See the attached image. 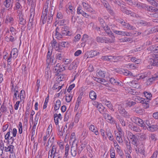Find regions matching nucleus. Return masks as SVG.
Returning a JSON list of instances; mask_svg holds the SVG:
<instances>
[{
  "label": "nucleus",
  "instance_id": "obj_1",
  "mask_svg": "<svg viewBox=\"0 0 158 158\" xmlns=\"http://www.w3.org/2000/svg\"><path fill=\"white\" fill-rule=\"evenodd\" d=\"M72 34L68 29L67 27L65 26L61 29L56 27L55 32L53 33V35L58 40H60L64 36H70Z\"/></svg>",
  "mask_w": 158,
  "mask_h": 158
},
{
  "label": "nucleus",
  "instance_id": "obj_2",
  "mask_svg": "<svg viewBox=\"0 0 158 158\" xmlns=\"http://www.w3.org/2000/svg\"><path fill=\"white\" fill-rule=\"evenodd\" d=\"M82 150V147L78 143H74L72 144L71 153L72 156H75L77 154H79Z\"/></svg>",
  "mask_w": 158,
  "mask_h": 158
},
{
  "label": "nucleus",
  "instance_id": "obj_3",
  "mask_svg": "<svg viewBox=\"0 0 158 158\" xmlns=\"http://www.w3.org/2000/svg\"><path fill=\"white\" fill-rule=\"evenodd\" d=\"M131 119L132 122L142 127L143 130L146 129L147 127L142 119L136 117H133L131 118Z\"/></svg>",
  "mask_w": 158,
  "mask_h": 158
},
{
  "label": "nucleus",
  "instance_id": "obj_4",
  "mask_svg": "<svg viewBox=\"0 0 158 158\" xmlns=\"http://www.w3.org/2000/svg\"><path fill=\"white\" fill-rule=\"evenodd\" d=\"M135 152L137 154H140L145 156V148L143 144H138L134 146Z\"/></svg>",
  "mask_w": 158,
  "mask_h": 158
},
{
  "label": "nucleus",
  "instance_id": "obj_5",
  "mask_svg": "<svg viewBox=\"0 0 158 158\" xmlns=\"http://www.w3.org/2000/svg\"><path fill=\"white\" fill-rule=\"evenodd\" d=\"M119 23H120L122 26L124 28L130 30H134L135 29V28L132 26L130 25L127 21H124L123 19H119L118 20Z\"/></svg>",
  "mask_w": 158,
  "mask_h": 158
},
{
  "label": "nucleus",
  "instance_id": "obj_6",
  "mask_svg": "<svg viewBox=\"0 0 158 158\" xmlns=\"http://www.w3.org/2000/svg\"><path fill=\"white\" fill-rule=\"evenodd\" d=\"M123 106V105L122 104L118 105V109L119 112L123 117L128 118L129 117L130 115L125 110Z\"/></svg>",
  "mask_w": 158,
  "mask_h": 158
},
{
  "label": "nucleus",
  "instance_id": "obj_7",
  "mask_svg": "<svg viewBox=\"0 0 158 158\" xmlns=\"http://www.w3.org/2000/svg\"><path fill=\"white\" fill-rule=\"evenodd\" d=\"M65 69L63 65H61L59 63L55 66L53 69L54 72L55 73V75L57 76L59 73Z\"/></svg>",
  "mask_w": 158,
  "mask_h": 158
},
{
  "label": "nucleus",
  "instance_id": "obj_8",
  "mask_svg": "<svg viewBox=\"0 0 158 158\" xmlns=\"http://www.w3.org/2000/svg\"><path fill=\"white\" fill-rule=\"evenodd\" d=\"M52 149L49 150L48 155V158H53L55 156V155L57 154H59L56 152V145H53Z\"/></svg>",
  "mask_w": 158,
  "mask_h": 158
},
{
  "label": "nucleus",
  "instance_id": "obj_9",
  "mask_svg": "<svg viewBox=\"0 0 158 158\" xmlns=\"http://www.w3.org/2000/svg\"><path fill=\"white\" fill-rule=\"evenodd\" d=\"M54 59V55H52V51H48L47 53V61L48 64H51L53 63Z\"/></svg>",
  "mask_w": 158,
  "mask_h": 158
},
{
  "label": "nucleus",
  "instance_id": "obj_10",
  "mask_svg": "<svg viewBox=\"0 0 158 158\" xmlns=\"http://www.w3.org/2000/svg\"><path fill=\"white\" fill-rule=\"evenodd\" d=\"M13 4V0H5L3 2L4 6L8 10L11 9Z\"/></svg>",
  "mask_w": 158,
  "mask_h": 158
},
{
  "label": "nucleus",
  "instance_id": "obj_11",
  "mask_svg": "<svg viewBox=\"0 0 158 158\" xmlns=\"http://www.w3.org/2000/svg\"><path fill=\"white\" fill-rule=\"evenodd\" d=\"M82 3L85 10L92 13L94 12V10L86 2L83 1L82 2Z\"/></svg>",
  "mask_w": 158,
  "mask_h": 158
},
{
  "label": "nucleus",
  "instance_id": "obj_12",
  "mask_svg": "<svg viewBox=\"0 0 158 158\" xmlns=\"http://www.w3.org/2000/svg\"><path fill=\"white\" fill-rule=\"evenodd\" d=\"M48 12V8L46 7L45 9L43 11L41 17V20L43 24H44L46 22L47 19V14Z\"/></svg>",
  "mask_w": 158,
  "mask_h": 158
},
{
  "label": "nucleus",
  "instance_id": "obj_13",
  "mask_svg": "<svg viewBox=\"0 0 158 158\" xmlns=\"http://www.w3.org/2000/svg\"><path fill=\"white\" fill-rule=\"evenodd\" d=\"M111 38L105 37L104 42L106 44L114 43L115 41V37L113 34L111 35H109Z\"/></svg>",
  "mask_w": 158,
  "mask_h": 158
},
{
  "label": "nucleus",
  "instance_id": "obj_14",
  "mask_svg": "<svg viewBox=\"0 0 158 158\" xmlns=\"http://www.w3.org/2000/svg\"><path fill=\"white\" fill-rule=\"evenodd\" d=\"M54 121L56 125H58L59 123V120H61L62 118V117L60 114H55L54 115Z\"/></svg>",
  "mask_w": 158,
  "mask_h": 158
},
{
  "label": "nucleus",
  "instance_id": "obj_15",
  "mask_svg": "<svg viewBox=\"0 0 158 158\" xmlns=\"http://www.w3.org/2000/svg\"><path fill=\"white\" fill-rule=\"evenodd\" d=\"M15 147L12 145H10L8 143V145H7L6 146H5L4 151L6 152H9L10 154L14 153V150Z\"/></svg>",
  "mask_w": 158,
  "mask_h": 158
},
{
  "label": "nucleus",
  "instance_id": "obj_16",
  "mask_svg": "<svg viewBox=\"0 0 158 158\" xmlns=\"http://www.w3.org/2000/svg\"><path fill=\"white\" fill-rule=\"evenodd\" d=\"M93 105L98 108L100 113L103 112L105 107L101 103H99L97 102H94Z\"/></svg>",
  "mask_w": 158,
  "mask_h": 158
},
{
  "label": "nucleus",
  "instance_id": "obj_17",
  "mask_svg": "<svg viewBox=\"0 0 158 158\" xmlns=\"http://www.w3.org/2000/svg\"><path fill=\"white\" fill-rule=\"evenodd\" d=\"M158 80V73H157L155 74L154 76L149 78L147 81V85H150L151 84V83L154 81Z\"/></svg>",
  "mask_w": 158,
  "mask_h": 158
},
{
  "label": "nucleus",
  "instance_id": "obj_18",
  "mask_svg": "<svg viewBox=\"0 0 158 158\" xmlns=\"http://www.w3.org/2000/svg\"><path fill=\"white\" fill-rule=\"evenodd\" d=\"M14 18L11 16L7 15L6 16L5 23L12 25L14 23Z\"/></svg>",
  "mask_w": 158,
  "mask_h": 158
},
{
  "label": "nucleus",
  "instance_id": "obj_19",
  "mask_svg": "<svg viewBox=\"0 0 158 158\" xmlns=\"http://www.w3.org/2000/svg\"><path fill=\"white\" fill-rule=\"evenodd\" d=\"M21 0H16L15 4L14 9L15 10H23V7L21 5Z\"/></svg>",
  "mask_w": 158,
  "mask_h": 158
},
{
  "label": "nucleus",
  "instance_id": "obj_20",
  "mask_svg": "<svg viewBox=\"0 0 158 158\" xmlns=\"http://www.w3.org/2000/svg\"><path fill=\"white\" fill-rule=\"evenodd\" d=\"M129 85L134 88L138 89L140 87V85L138 82L136 81H132L128 83Z\"/></svg>",
  "mask_w": 158,
  "mask_h": 158
},
{
  "label": "nucleus",
  "instance_id": "obj_21",
  "mask_svg": "<svg viewBox=\"0 0 158 158\" xmlns=\"http://www.w3.org/2000/svg\"><path fill=\"white\" fill-rule=\"evenodd\" d=\"M130 138L131 140L132 143L134 145V146L138 144V140L136 137L133 135H130Z\"/></svg>",
  "mask_w": 158,
  "mask_h": 158
},
{
  "label": "nucleus",
  "instance_id": "obj_22",
  "mask_svg": "<svg viewBox=\"0 0 158 158\" xmlns=\"http://www.w3.org/2000/svg\"><path fill=\"white\" fill-rule=\"evenodd\" d=\"M83 94V93L82 92L81 93L79 96L78 97L77 102H76L75 106V108H76L77 109L80 105V104L81 103V99L82 98V96Z\"/></svg>",
  "mask_w": 158,
  "mask_h": 158
},
{
  "label": "nucleus",
  "instance_id": "obj_23",
  "mask_svg": "<svg viewBox=\"0 0 158 158\" xmlns=\"http://www.w3.org/2000/svg\"><path fill=\"white\" fill-rule=\"evenodd\" d=\"M61 101L59 99L57 100L54 103V110L55 111H56L59 109L61 105Z\"/></svg>",
  "mask_w": 158,
  "mask_h": 158
},
{
  "label": "nucleus",
  "instance_id": "obj_24",
  "mask_svg": "<svg viewBox=\"0 0 158 158\" xmlns=\"http://www.w3.org/2000/svg\"><path fill=\"white\" fill-rule=\"evenodd\" d=\"M55 138L54 136H53L52 135L51 136L50 138L48 139V142L47 143V146L52 147L53 145V143L54 142Z\"/></svg>",
  "mask_w": 158,
  "mask_h": 158
},
{
  "label": "nucleus",
  "instance_id": "obj_25",
  "mask_svg": "<svg viewBox=\"0 0 158 158\" xmlns=\"http://www.w3.org/2000/svg\"><path fill=\"white\" fill-rule=\"evenodd\" d=\"M104 29L105 32L108 35H111L112 34V31H111L110 28L107 26L106 24L105 25H102L101 26Z\"/></svg>",
  "mask_w": 158,
  "mask_h": 158
},
{
  "label": "nucleus",
  "instance_id": "obj_26",
  "mask_svg": "<svg viewBox=\"0 0 158 158\" xmlns=\"http://www.w3.org/2000/svg\"><path fill=\"white\" fill-rule=\"evenodd\" d=\"M89 129L92 132H93L96 135H99V132L97 128L94 125H90L89 127Z\"/></svg>",
  "mask_w": 158,
  "mask_h": 158
},
{
  "label": "nucleus",
  "instance_id": "obj_27",
  "mask_svg": "<svg viewBox=\"0 0 158 158\" xmlns=\"http://www.w3.org/2000/svg\"><path fill=\"white\" fill-rule=\"evenodd\" d=\"M143 93L147 99L149 100L152 99V95L150 92L148 91H144Z\"/></svg>",
  "mask_w": 158,
  "mask_h": 158
},
{
  "label": "nucleus",
  "instance_id": "obj_28",
  "mask_svg": "<svg viewBox=\"0 0 158 158\" xmlns=\"http://www.w3.org/2000/svg\"><path fill=\"white\" fill-rule=\"evenodd\" d=\"M55 57L57 60L63 61L64 59V55L63 53H58L56 54Z\"/></svg>",
  "mask_w": 158,
  "mask_h": 158
},
{
  "label": "nucleus",
  "instance_id": "obj_29",
  "mask_svg": "<svg viewBox=\"0 0 158 158\" xmlns=\"http://www.w3.org/2000/svg\"><path fill=\"white\" fill-rule=\"evenodd\" d=\"M135 6L139 9L145 8L146 7V4L140 2H135Z\"/></svg>",
  "mask_w": 158,
  "mask_h": 158
},
{
  "label": "nucleus",
  "instance_id": "obj_30",
  "mask_svg": "<svg viewBox=\"0 0 158 158\" xmlns=\"http://www.w3.org/2000/svg\"><path fill=\"white\" fill-rule=\"evenodd\" d=\"M69 141L70 142H72V143H78L76 139L75 134V133L73 132L72 133Z\"/></svg>",
  "mask_w": 158,
  "mask_h": 158
},
{
  "label": "nucleus",
  "instance_id": "obj_31",
  "mask_svg": "<svg viewBox=\"0 0 158 158\" xmlns=\"http://www.w3.org/2000/svg\"><path fill=\"white\" fill-rule=\"evenodd\" d=\"M135 104L136 103L135 102L131 100L127 101L125 103L126 106L127 107H130L132 106L135 105Z\"/></svg>",
  "mask_w": 158,
  "mask_h": 158
},
{
  "label": "nucleus",
  "instance_id": "obj_32",
  "mask_svg": "<svg viewBox=\"0 0 158 158\" xmlns=\"http://www.w3.org/2000/svg\"><path fill=\"white\" fill-rule=\"evenodd\" d=\"M110 82L113 85H119L121 86V84L120 82L117 81L114 78H111L110 80Z\"/></svg>",
  "mask_w": 158,
  "mask_h": 158
},
{
  "label": "nucleus",
  "instance_id": "obj_33",
  "mask_svg": "<svg viewBox=\"0 0 158 158\" xmlns=\"http://www.w3.org/2000/svg\"><path fill=\"white\" fill-rule=\"evenodd\" d=\"M103 116L104 118L108 120V121L110 122H113V118L108 114L107 113H104L103 114Z\"/></svg>",
  "mask_w": 158,
  "mask_h": 158
},
{
  "label": "nucleus",
  "instance_id": "obj_34",
  "mask_svg": "<svg viewBox=\"0 0 158 158\" xmlns=\"http://www.w3.org/2000/svg\"><path fill=\"white\" fill-rule=\"evenodd\" d=\"M89 97L92 100H95L97 97V95L95 92L93 90L90 91Z\"/></svg>",
  "mask_w": 158,
  "mask_h": 158
},
{
  "label": "nucleus",
  "instance_id": "obj_35",
  "mask_svg": "<svg viewBox=\"0 0 158 158\" xmlns=\"http://www.w3.org/2000/svg\"><path fill=\"white\" fill-rule=\"evenodd\" d=\"M145 8H147V10L152 12H158V9L154 7H153L152 6H147Z\"/></svg>",
  "mask_w": 158,
  "mask_h": 158
},
{
  "label": "nucleus",
  "instance_id": "obj_36",
  "mask_svg": "<svg viewBox=\"0 0 158 158\" xmlns=\"http://www.w3.org/2000/svg\"><path fill=\"white\" fill-rule=\"evenodd\" d=\"M97 76L99 78H103L105 77V73L104 71H99L97 74Z\"/></svg>",
  "mask_w": 158,
  "mask_h": 158
},
{
  "label": "nucleus",
  "instance_id": "obj_37",
  "mask_svg": "<svg viewBox=\"0 0 158 158\" xmlns=\"http://www.w3.org/2000/svg\"><path fill=\"white\" fill-rule=\"evenodd\" d=\"M25 92L23 90H22L20 92L19 95L20 101H22V100H23L25 98Z\"/></svg>",
  "mask_w": 158,
  "mask_h": 158
},
{
  "label": "nucleus",
  "instance_id": "obj_38",
  "mask_svg": "<svg viewBox=\"0 0 158 158\" xmlns=\"http://www.w3.org/2000/svg\"><path fill=\"white\" fill-rule=\"evenodd\" d=\"M158 128V126L157 125H150V126L148 127V130L151 131H154L157 130Z\"/></svg>",
  "mask_w": 158,
  "mask_h": 158
},
{
  "label": "nucleus",
  "instance_id": "obj_39",
  "mask_svg": "<svg viewBox=\"0 0 158 158\" xmlns=\"http://www.w3.org/2000/svg\"><path fill=\"white\" fill-rule=\"evenodd\" d=\"M131 129L133 131L137 132H140L141 131V129L138 125L133 126L132 127Z\"/></svg>",
  "mask_w": 158,
  "mask_h": 158
},
{
  "label": "nucleus",
  "instance_id": "obj_40",
  "mask_svg": "<svg viewBox=\"0 0 158 158\" xmlns=\"http://www.w3.org/2000/svg\"><path fill=\"white\" fill-rule=\"evenodd\" d=\"M51 72L50 69L48 68L46 69L45 72V76L46 78L48 79L49 77H51Z\"/></svg>",
  "mask_w": 158,
  "mask_h": 158
},
{
  "label": "nucleus",
  "instance_id": "obj_41",
  "mask_svg": "<svg viewBox=\"0 0 158 158\" xmlns=\"http://www.w3.org/2000/svg\"><path fill=\"white\" fill-rule=\"evenodd\" d=\"M105 37L98 36L96 39V40L98 43H103L104 42Z\"/></svg>",
  "mask_w": 158,
  "mask_h": 158
},
{
  "label": "nucleus",
  "instance_id": "obj_42",
  "mask_svg": "<svg viewBox=\"0 0 158 158\" xmlns=\"http://www.w3.org/2000/svg\"><path fill=\"white\" fill-rule=\"evenodd\" d=\"M9 31L11 32V35L14 36H15V35L17 33V31L16 29L11 26L10 27Z\"/></svg>",
  "mask_w": 158,
  "mask_h": 158
},
{
  "label": "nucleus",
  "instance_id": "obj_43",
  "mask_svg": "<svg viewBox=\"0 0 158 158\" xmlns=\"http://www.w3.org/2000/svg\"><path fill=\"white\" fill-rule=\"evenodd\" d=\"M139 139L141 140H144L147 138V135L144 133H140L139 134Z\"/></svg>",
  "mask_w": 158,
  "mask_h": 158
},
{
  "label": "nucleus",
  "instance_id": "obj_44",
  "mask_svg": "<svg viewBox=\"0 0 158 158\" xmlns=\"http://www.w3.org/2000/svg\"><path fill=\"white\" fill-rule=\"evenodd\" d=\"M114 57H115L112 56H102V60H109L110 61H111V59H112L113 58H114Z\"/></svg>",
  "mask_w": 158,
  "mask_h": 158
},
{
  "label": "nucleus",
  "instance_id": "obj_45",
  "mask_svg": "<svg viewBox=\"0 0 158 158\" xmlns=\"http://www.w3.org/2000/svg\"><path fill=\"white\" fill-rule=\"evenodd\" d=\"M119 40L121 42H130L132 41V40L131 38H127L126 37L122 38L119 39Z\"/></svg>",
  "mask_w": 158,
  "mask_h": 158
},
{
  "label": "nucleus",
  "instance_id": "obj_46",
  "mask_svg": "<svg viewBox=\"0 0 158 158\" xmlns=\"http://www.w3.org/2000/svg\"><path fill=\"white\" fill-rule=\"evenodd\" d=\"M23 10H18L17 11V13L18 14V17L19 19L23 18Z\"/></svg>",
  "mask_w": 158,
  "mask_h": 158
},
{
  "label": "nucleus",
  "instance_id": "obj_47",
  "mask_svg": "<svg viewBox=\"0 0 158 158\" xmlns=\"http://www.w3.org/2000/svg\"><path fill=\"white\" fill-rule=\"evenodd\" d=\"M40 114V113L39 112H38L37 113H36L35 118V121L33 123V126L36 127V125L37 123L38 120L39 118V117Z\"/></svg>",
  "mask_w": 158,
  "mask_h": 158
},
{
  "label": "nucleus",
  "instance_id": "obj_48",
  "mask_svg": "<svg viewBox=\"0 0 158 158\" xmlns=\"http://www.w3.org/2000/svg\"><path fill=\"white\" fill-rule=\"evenodd\" d=\"M104 104L111 110L113 109L112 106L109 101L106 100L104 102Z\"/></svg>",
  "mask_w": 158,
  "mask_h": 158
},
{
  "label": "nucleus",
  "instance_id": "obj_49",
  "mask_svg": "<svg viewBox=\"0 0 158 158\" xmlns=\"http://www.w3.org/2000/svg\"><path fill=\"white\" fill-rule=\"evenodd\" d=\"M12 54H13V55L15 56V57H16L17 56L18 50L16 48H14L13 49L10 54V56H11Z\"/></svg>",
  "mask_w": 158,
  "mask_h": 158
},
{
  "label": "nucleus",
  "instance_id": "obj_50",
  "mask_svg": "<svg viewBox=\"0 0 158 158\" xmlns=\"http://www.w3.org/2000/svg\"><path fill=\"white\" fill-rule=\"evenodd\" d=\"M153 60V64L156 66H158V55H155V57Z\"/></svg>",
  "mask_w": 158,
  "mask_h": 158
},
{
  "label": "nucleus",
  "instance_id": "obj_51",
  "mask_svg": "<svg viewBox=\"0 0 158 158\" xmlns=\"http://www.w3.org/2000/svg\"><path fill=\"white\" fill-rule=\"evenodd\" d=\"M117 118L123 126L124 127L126 126V123L123 118H121L119 116L117 117Z\"/></svg>",
  "mask_w": 158,
  "mask_h": 158
},
{
  "label": "nucleus",
  "instance_id": "obj_52",
  "mask_svg": "<svg viewBox=\"0 0 158 158\" xmlns=\"http://www.w3.org/2000/svg\"><path fill=\"white\" fill-rule=\"evenodd\" d=\"M149 73H144L141 74H140L139 76V79H143L145 77H146L148 76L149 75Z\"/></svg>",
  "mask_w": 158,
  "mask_h": 158
},
{
  "label": "nucleus",
  "instance_id": "obj_53",
  "mask_svg": "<svg viewBox=\"0 0 158 158\" xmlns=\"http://www.w3.org/2000/svg\"><path fill=\"white\" fill-rule=\"evenodd\" d=\"M77 65L74 62H73L71 64L68 68V69L69 70H72L76 68Z\"/></svg>",
  "mask_w": 158,
  "mask_h": 158
},
{
  "label": "nucleus",
  "instance_id": "obj_54",
  "mask_svg": "<svg viewBox=\"0 0 158 158\" xmlns=\"http://www.w3.org/2000/svg\"><path fill=\"white\" fill-rule=\"evenodd\" d=\"M51 132L49 131H48V132H47V133L45 135H44L43 137V140L44 144L46 143V141L47 139L50 136V133Z\"/></svg>",
  "mask_w": 158,
  "mask_h": 158
},
{
  "label": "nucleus",
  "instance_id": "obj_55",
  "mask_svg": "<svg viewBox=\"0 0 158 158\" xmlns=\"http://www.w3.org/2000/svg\"><path fill=\"white\" fill-rule=\"evenodd\" d=\"M106 134L110 140L112 141L113 140L114 138L113 135L110 131H107Z\"/></svg>",
  "mask_w": 158,
  "mask_h": 158
},
{
  "label": "nucleus",
  "instance_id": "obj_56",
  "mask_svg": "<svg viewBox=\"0 0 158 158\" xmlns=\"http://www.w3.org/2000/svg\"><path fill=\"white\" fill-rule=\"evenodd\" d=\"M123 75L125 76H133V75L132 73H131V72L127 70H124L123 72Z\"/></svg>",
  "mask_w": 158,
  "mask_h": 158
},
{
  "label": "nucleus",
  "instance_id": "obj_57",
  "mask_svg": "<svg viewBox=\"0 0 158 158\" xmlns=\"http://www.w3.org/2000/svg\"><path fill=\"white\" fill-rule=\"evenodd\" d=\"M98 53L99 52L97 51H92L90 52L89 56L90 57H92L93 56H97Z\"/></svg>",
  "mask_w": 158,
  "mask_h": 158
},
{
  "label": "nucleus",
  "instance_id": "obj_58",
  "mask_svg": "<svg viewBox=\"0 0 158 158\" xmlns=\"http://www.w3.org/2000/svg\"><path fill=\"white\" fill-rule=\"evenodd\" d=\"M126 145L129 152L131 153L132 152V147L131 146L130 143L127 142L126 143Z\"/></svg>",
  "mask_w": 158,
  "mask_h": 158
},
{
  "label": "nucleus",
  "instance_id": "obj_59",
  "mask_svg": "<svg viewBox=\"0 0 158 158\" xmlns=\"http://www.w3.org/2000/svg\"><path fill=\"white\" fill-rule=\"evenodd\" d=\"M73 95L71 94H70L68 95V96H66V101L67 102H70L73 97Z\"/></svg>",
  "mask_w": 158,
  "mask_h": 158
},
{
  "label": "nucleus",
  "instance_id": "obj_60",
  "mask_svg": "<svg viewBox=\"0 0 158 158\" xmlns=\"http://www.w3.org/2000/svg\"><path fill=\"white\" fill-rule=\"evenodd\" d=\"M48 99L49 95H48L47 97L45 99L44 104L43 106V108L44 109H45L47 107V105L48 101Z\"/></svg>",
  "mask_w": 158,
  "mask_h": 158
},
{
  "label": "nucleus",
  "instance_id": "obj_61",
  "mask_svg": "<svg viewBox=\"0 0 158 158\" xmlns=\"http://www.w3.org/2000/svg\"><path fill=\"white\" fill-rule=\"evenodd\" d=\"M0 110L2 112H5L7 110V108L4 104H3L1 106V107L0 108Z\"/></svg>",
  "mask_w": 158,
  "mask_h": 158
},
{
  "label": "nucleus",
  "instance_id": "obj_62",
  "mask_svg": "<svg viewBox=\"0 0 158 158\" xmlns=\"http://www.w3.org/2000/svg\"><path fill=\"white\" fill-rule=\"evenodd\" d=\"M122 135H118L116 136V139L119 143H122L123 142V140L121 138Z\"/></svg>",
  "mask_w": 158,
  "mask_h": 158
},
{
  "label": "nucleus",
  "instance_id": "obj_63",
  "mask_svg": "<svg viewBox=\"0 0 158 158\" xmlns=\"http://www.w3.org/2000/svg\"><path fill=\"white\" fill-rule=\"evenodd\" d=\"M81 38V35L78 34L76 35L74 38V39L73 40V41L74 42H77Z\"/></svg>",
  "mask_w": 158,
  "mask_h": 158
},
{
  "label": "nucleus",
  "instance_id": "obj_64",
  "mask_svg": "<svg viewBox=\"0 0 158 158\" xmlns=\"http://www.w3.org/2000/svg\"><path fill=\"white\" fill-rule=\"evenodd\" d=\"M88 132L86 130H84L82 131L81 136H82V137H84V138L85 139L86 137L88 134Z\"/></svg>",
  "mask_w": 158,
  "mask_h": 158
}]
</instances>
